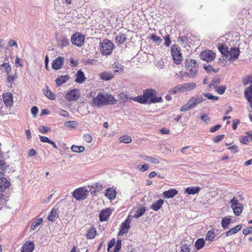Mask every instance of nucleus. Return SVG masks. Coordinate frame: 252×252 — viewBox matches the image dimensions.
<instances>
[{
	"instance_id": "a878e982",
	"label": "nucleus",
	"mask_w": 252,
	"mask_h": 252,
	"mask_svg": "<svg viewBox=\"0 0 252 252\" xmlns=\"http://www.w3.org/2000/svg\"><path fill=\"white\" fill-rule=\"evenodd\" d=\"M85 79L86 78L85 77L84 72L81 70H79L77 71L76 78L75 80V81L78 83H82L85 81Z\"/></svg>"
},
{
	"instance_id": "ea45409f",
	"label": "nucleus",
	"mask_w": 252,
	"mask_h": 252,
	"mask_svg": "<svg viewBox=\"0 0 252 252\" xmlns=\"http://www.w3.org/2000/svg\"><path fill=\"white\" fill-rule=\"evenodd\" d=\"M243 84L246 86L249 84H252L250 87H252V75H250L242 79Z\"/></svg>"
},
{
	"instance_id": "c9c22d12",
	"label": "nucleus",
	"mask_w": 252,
	"mask_h": 252,
	"mask_svg": "<svg viewBox=\"0 0 252 252\" xmlns=\"http://www.w3.org/2000/svg\"><path fill=\"white\" fill-rule=\"evenodd\" d=\"M96 235V230L94 228H91L87 231V237L88 239H92L94 238Z\"/></svg>"
},
{
	"instance_id": "4d7b16f0",
	"label": "nucleus",
	"mask_w": 252,
	"mask_h": 252,
	"mask_svg": "<svg viewBox=\"0 0 252 252\" xmlns=\"http://www.w3.org/2000/svg\"><path fill=\"white\" fill-rule=\"evenodd\" d=\"M201 119L206 124H209L210 121L209 117L206 114L201 117Z\"/></svg>"
},
{
	"instance_id": "473e14b6",
	"label": "nucleus",
	"mask_w": 252,
	"mask_h": 252,
	"mask_svg": "<svg viewBox=\"0 0 252 252\" xmlns=\"http://www.w3.org/2000/svg\"><path fill=\"white\" fill-rule=\"evenodd\" d=\"M64 126L69 128H75L78 126L76 121H66L64 122Z\"/></svg>"
},
{
	"instance_id": "49530a36",
	"label": "nucleus",
	"mask_w": 252,
	"mask_h": 252,
	"mask_svg": "<svg viewBox=\"0 0 252 252\" xmlns=\"http://www.w3.org/2000/svg\"><path fill=\"white\" fill-rule=\"evenodd\" d=\"M226 89V87L225 85H221L217 87L215 89V91L220 94H222L224 93Z\"/></svg>"
},
{
	"instance_id": "20e7f679",
	"label": "nucleus",
	"mask_w": 252,
	"mask_h": 252,
	"mask_svg": "<svg viewBox=\"0 0 252 252\" xmlns=\"http://www.w3.org/2000/svg\"><path fill=\"white\" fill-rule=\"evenodd\" d=\"M100 52L103 55H110L114 49V45L112 41L104 39L99 43Z\"/></svg>"
},
{
	"instance_id": "09e8293b",
	"label": "nucleus",
	"mask_w": 252,
	"mask_h": 252,
	"mask_svg": "<svg viewBox=\"0 0 252 252\" xmlns=\"http://www.w3.org/2000/svg\"><path fill=\"white\" fill-rule=\"evenodd\" d=\"M144 159L147 160L148 162L154 163L155 164H158L159 163L158 159L150 156H146L144 158Z\"/></svg>"
},
{
	"instance_id": "0e129e2a",
	"label": "nucleus",
	"mask_w": 252,
	"mask_h": 252,
	"mask_svg": "<svg viewBox=\"0 0 252 252\" xmlns=\"http://www.w3.org/2000/svg\"><path fill=\"white\" fill-rule=\"evenodd\" d=\"M221 126V125H217L215 126L211 127L210 129V131L211 132H215L217 131L218 129H219Z\"/></svg>"
},
{
	"instance_id": "2f4dec72",
	"label": "nucleus",
	"mask_w": 252,
	"mask_h": 252,
	"mask_svg": "<svg viewBox=\"0 0 252 252\" xmlns=\"http://www.w3.org/2000/svg\"><path fill=\"white\" fill-rule=\"evenodd\" d=\"M126 35L124 33H121L116 37V41L117 43L122 44L126 40Z\"/></svg>"
},
{
	"instance_id": "e433bc0d",
	"label": "nucleus",
	"mask_w": 252,
	"mask_h": 252,
	"mask_svg": "<svg viewBox=\"0 0 252 252\" xmlns=\"http://www.w3.org/2000/svg\"><path fill=\"white\" fill-rule=\"evenodd\" d=\"M219 50L220 52L224 56H227L228 53V47L224 44H221L219 46Z\"/></svg>"
},
{
	"instance_id": "a211bd4d",
	"label": "nucleus",
	"mask_w": 252,
	"mask_h": 252,
	"mask_svg": "<svg viewBox=\"0 0 252 252\" xmlns=\"http://www.w3.org/2000/svg\"><path fill=\"white\" fill-rule=\"evenodd\" d=\"M34 245L33 242H26L21 249V252H32L34 249Z\"/></svg>"
},
{
	"instance_id": "b1692460",
	"label": "nucleus",
	"mask_w": 252,
	"mask_h": 252,
	"mask_svg": "<svg viewBox=\"0 0 252 252\" xmlns=\"http://www.w3.org/2000/svg\"><path fill=\"white\" fill-rule=\"evenodd\" d=\"M164 201L163 199H159L158 201L153 203L150 206L151 209L154 211H157L159 210L162 207Z\"/></svg>"
},
{
	"instance_id": "f8f14e48",
	"label": "nucleus",
	"mask_w": 252,
	"mask_h": 252,
	"mask_svg": "<svg viewBox=\"0 0 252 252\" xmlns=\"http://www.w3.org/2000/svg\"><path fill=\"white\" fill-rule=\"evenodd\" d=\"M216 54L211 50H205L201 53L200 57L207 62H211L215 58Z\"/></svg>"
},
{
	"instance_id": "f03ea898",
	"label": "nucleus",
	"mask_w": 252,
	"mask_h": 252,
	"mask_svg": "<svg viewBox=\"0 0 252 252\" xmlns=\"http://www.w3.org/2000/svg\"><path fill=\"white\" fill-rule=\"evenodd\" d=\"M116 103L117 99L108 93H98L92 100V105L97 107L107 105H113Z\"/></svg>"
},
{
	"instance_id": "f704fd0d",
	"label": "nucleus",
	"mask_w": 252,
	"mask_h": 252,
	"mask_svg": "<svg viewBox=\"0 0 252 252\" xmlns=\"http://www.w3.org/2000/svg\"><path fill=\"white\" fill-rule=\"evenodd\" d=\"M44 94L51 100H54L55 98V94L48 88L43 90Z\"/></svg>"
},
{
	"instance_id": "338daca9",
	"label": "nucleus",
	"mask_w": 252,
	"mask_h": 252,
	"mask_svg": "<svg viewBox=\"0 0 252 252\" xmlns=\"http://www.w3.org/2000/svg\"><path fill=\"white\" fill-rule=\"evenodd\" d=\"M115 239L113 238L109 242V244L108 245V247H107V251H109V249L110 248H112L115 245Z\"/></svg>"
},
{
	"instance_id": "37998d69",
	"label": "nucleus",
	"mask_w": 252,
	"mask_h": 252,
	"mask_svg": "<svg viewBox=\"0 0 252 252\" xmlns=\"http://www.w3.org/2000/svg\"><path fill=\"white\" fill-rule=\"evenodd\" d=\"M43 222L42 218L38 219L36 221L33 222L31 225V228L32 230H35L37 227Z\"/></svg>"
},
{
	"instance_id": "0eeeda50",
	"label": "nucleus",
	"mask_w": 252,
	"mask_h": 252,
	"mask_svg": "<svg viewBox=\"0 0 252 252\" xmlns=\"http://www.w3.org/2000/svg\"><path fill=\"white\" fill-rule=\"evenodd\" d=\"M229 203L233 209V213L236 216H240L242 212L243 206L239 202L237 199L234 197L230 200Z\"/></svg>"
},
{
	"instance_id": "4468645a",
	"label": "nucleus",
	"mask_w": 252,
	"mask_h": 252,
	"mask_svg": "<svg viewBox=\"0 0 252 252\" xmlns=\"http://www.w3.org/2000/svg\"><path fill=\"white\" fill-rule=\"evenodd\" d=\"M112 213V210L109 208L102 210L99 214V220L102 222L107 221Z\"/></svg>"
},
{
	"instance_id": "bb28decb",
	"label": "nucleus",
	"mask_w": 252,
	"mask_h": 252,
	"mask_svg": "<svg viewBox=\"0 0 252 252\" xmlns=\"http://www.w3.org/2000/svg\"><path fill=\"white\" fill-rule=\"evenodd\" d=\"M200 188L198 187H189L186 188L185 192L188 194H195L199 192Z\"/></svg>"
},
{
	"instance_id": "c03bdc74",
	"label": "nucleus",
	"mask_w": 252,
	"mask_h": 252,
	"mask_svg": "<svg viewBox=\"0 0 252 252\" xmlns=\"http://www.w3.org/2000/svg\"><path fill=\"white\" fill-rule=\"evenodd\" d=\"M6 82L10 84V87L12 86V83L14 81L16 78V73L14 75H10V73L7 74Z\"/></svg>"
},
{
	"instance_id": "13d9d810",
	"label": "nucleus",
	"mask_w": 252,
	"mask_h": 252,
	"mask_svg": "<svg viewBox=\"0 0 252 252\" xmlns=\"http://www.w3.org/2000/svg\"><path fill=\"white\" fill-rule=\"evenodd\" d=\"M224 137V134L219 135L216 136L214 138L213 140H214V142L218 143V142H220V141L222 140Z\"/></svg>"
},
{
	"instance_id": "dca6fc26",
	"label": "nucleus",
	"mask_w": 252,
	"mask_h": 252,
	"mask_svg": "<svg viewBox=\"0 0 252 252\" xmlns=\"http://www.w3.org/2000/svg\"><path fill=\"white\" fill-rule=\"evenodd\" d=\"M3 102L6 106H11L13 103V95L11 93L8 92L3 94Z\"/></svg>"
},
{
	"instance_id": "39448f33",
	"label": "nucleus",
	"mask_w": 252,
	"mask_h": 252,
	"mask_svg": "<svg viewBox=\"0 0 252 252\" xmlns=\"http://www.w3.org/2000/svg\"><path fill=\"white\" fill-rule=\"evenodd\" d=\"M171 53L174 63L176 64H181L183 60L181 48L177 45H173L171 47Z\"/></svg>"
},
{
	"instance_id": "aec40b11",
	"label": "nucleus",
	"mask_w": 252,
	"mask_h": 252,
	"mask_svg": "<svg viewBox=\"0 0 252 252\" xmlns=\"http://www.w3.org/2000/svg\"><path fill=\"white\" fill-rule=\"evenodd\" d=\"M184 89L182 84L178 85L168 91V94H175L179 93H183Z\"/></svg>"
},
{
	"instance_id": "6e6d98bb",
	"label": "nucleus",
	"mask_w": 252,
	"mask_h": 252,
	"mask_svg": "<svg viewBox=\"0 0 252 252\" xmlns=\"http://www.w3.org/2000/svg\"><path fill=\"white\" fill-rule=\"evenodd\" d=\"M180 252H189V248L187 244H183L181 245Z\"/></svg>"
},
{
	"instance_id": "2eb2a0df",
	"label": "nucleus",
	"mask_w": 252,
	"mask_h": 252,
	"mask_svg": "<svg viewBox=\"0 0 252 252\" xmlns=\"http://www.w3.org/2000/svg\"><path fill=\"white\" fill-rule=\"evenodd\" d=\"M239 52L238 48H231L230 50L228 51V53L226 56L228 57L229 61L235 60L238 59L239 55Z\"/></svg>"
},
{
	"instance_id": "680f3d73",
	"label": "nucleus",
	"mask_w": 252,
	"mask_h": 252,
	"mask_svg": "<svg viewBox=\"0 0 252 252\" xmlns=\"http://www.w3.org/2000/svg\"><path fill=\"white\" fill-rule=\"evenodd\" d=\"M252 232V227H248L247 228L244 229L243 233L246 235Z\"/></svg>"
},
{
	"instance_id": "bf43d9fd",
	"label": "nucleus",
	"mask_w": 252,
	"mask_h": 252,
	"mask_svg": "<svg viewBox=\"0 0 252 252\" xmlns=\"http://www.w3.org/2000/svg\"><path fill=\"white\" fill-rule=\"evenodd\" d=\"M83 139L88 143H90L92 141V137L89 134H85L83 136Z\"/></svg>"
},
{
	"instance_id": "f257e3e1",
	"label": "nucleus",
	"mask_w": 252,
	"mask_h": 252,
	"mask_svg": "<svg viewBox=\"0 0 252 252\" xmlns=\"http://www.w3.org/2000/svg\"><path fill=\"white\" fill-rule=\"evenodd\" d=\"M157 92L154 89H148L145 90L143 95H138L136 97H129L128 95L125 92L121 93L119 94V98L122 102L133 100L141 104L160 102L162 98L159 96H156Z\"/></svg>"
},
{
	"instance_id": "ddd939ff",
	"label": "nucleus",
	"mask_w": 252,
	"mask_h": 252,
	"mask_svg": "<svg viewBox=\"0 0 252 252\" xmlns=\"http://www.w3.org/2000/svg\"><path fill=\"white\" fill-rule=\"evenodd\" d=\"M64 59L62 57H59L52 63V68L55 70L61 69L63 64Z\"/></svg>"
},
{
	"instance_id": "5701e85b",
	"label": "nucleus",
	"mask_w": 252,
	"mask_h": 252,
	"mask_svg": "<svg viewBox=\"0 0 252 252\" xmlns=\"http://www.w3.org/2000/svg\"><path fill=\"white\" fill-rule=\"evenodd\" d=\"M177 193L178 191L176 189H172L164 191L163 193V196L166 198H172L175 195H177Z\"/></svg>"
},
{
	"instance_id": "7c9ffc66",
	"label": "nucleus",
	"mask_w": 252,
	"mask_h": 252,
	"mask_svg": "<svg viewBox=\"0 0 252 252\" xmlns=\"http://www.w3.org/2000/svg\"><path fill=\"white\" fill-rule=\"evenodd\" d=\"M146 212V209L144 207H140L135 211L133 217L136 219L143 216Z\"/></svg>"
},
{
	"instance_id": "7ed1b4c3",
	"label": "nucleus",
	"mask_w": 252,
	"mask_h": 252,
	"mask_svg": "<svg viewBox=\"0 0 252 252\" xmlns=\"http://www.w3.org/2000/svg\"><path fill=\"white\" fill-rule=\"evenodd\" d=\"M205 100L206 99L204 98L203 95L192 96L185 105L182 107L181 110H188L193 109Z\"/></svg>"
},
{
	"instance_id": "a18cd8bd",
	"label": "nucleus",
	"mask_w": 252,
	"mask_h": 252,
	"mask_svg": "<svg viewBox=\"0 0 252 252\" xmlns=\"http://www.w3.org/2000/svg\"><path fill=\"white\" fill-rule=\"evenodd\" d=\"M205 244V241L203 239H198L197 240L195 243V247L198 250L200 249L203 247Z\"/></svg>"
},
{
	"instance_id": "8fccbe9b",
	"label": "nucleus",
	"mask_w": 252,
	"mask_h": 252,
	"mask_svg": "<svg viewBox=\"0 0 252 252\" xmlns=\"http://www.w3.org/2000/svg\"><path fill=\"white\" fill-rule=\"evenodd\" d=\"M150 38L158 44H160L162 41V39L159 36L154 34H151Z\"/></svg>"
},
{
	"instance_id": "58836bf2",
	"label": "nucleus",
	"mask_w": 252,
	"mask_h": 252,
	"mask_svg": "<svg viewBox=\"0 0 252 252\" xmlns=\"http://www.w3.org/2000/svg\"><path fill=\"white\" fill-rule=\"evenodd\" d=\"M8 165L6 163L1 159H0V175L3 174L6 171Z\"/></svg>"
},
{
	"instance_id": "9d476101",
	"label": "nucleus",
	"mask_w": 252,
	"mask_h": 252,
	"mask_svg": "<svg viewBox=\"0 0 252 252\" xmlns=\"http://www.w3.org/2000/svg\"><path fill=\"white\" fill-rule=\"evenodd\" d=\"M65 97L69 101L77 100L80 97V93L78 90L72 89L65 94Z\"/></svg>"
},
{
	"instance_id": "423d86ee",
	"label": "nucleus",
	"mask_w": 252,
	"mask_h": 252,
	"mask_svg": "<svg viewBox=\"0 0 252 252\" xmlns=\"http://www.w3.org/2000/svg\"><path fill=\"white\" fill-rule=\"evenodd\" d=\"M186 68L190 76H194L197 72L198 65L196 61L193 59H187Z\"/></svg>"
},
{
	"instance_id": "4c0bfd02",
	"label": "nucleus",
	"mask_w": 252,
	"mask_h": 252,
	"mask_svg": "<svg viewBox=\"0 0 252 252\" xmlns=\"http://www.w3.org/2000/svg\"><path fill=\"white\" fill-rule=\"evenodd\" d=\"M216 237L215 230H211L207 232L206 239L208 240L213 241Z\"/></svg>"
},
{
	"instance_id": "c85d7f7f",
	"label": "nucleus",
	"mask_w": 252,
	"mask_h": 252,
	"mask_svg": "<svg viewBox=\"0 0 252 252\" xmlns=\"http://www.w3.org/2000/svg\"><path fill=\"white\" fill-rule=\"evenodd\" d=\"M221 81V79L219 77H214L211 81L210 84L209 85V87L211 88V87H214L216 89L217 87L219 86V85L220 84Z\"/></svg>"
},
{
	"instance_id": "6e6552de",
	"label": "nucleus",
	"mask_w": 252,
	"mask_h": 252,
	"mask_svg": "<svg viewBox=\"0 0 252 252\" xmlns=\"http://www.w3.org/2000/svg\"><path fill=\"white\" fill-rule=\"evenodd\" d=\"M85 39L84 35L79 32H75L71 36V41L73 45L81 47L84 44Z\"/></svg>"
},
{
	"instance_id": "6ab92c4d",
	"label": "nucleus",
	"mask_w": 252,
	"mask_h": 252,
	"mask_svg": "<svg viewBox=\"0 0 252 252\" xmlns=\"http://www.w3.org/2000/svg\"><path fill=\"white\" fill-rule=\"evenodd\" d=\"M184 92H189L196 88V84L194 82L185 83L182 84Z\"/></svg>"
},
{
	"instance_id": "cd10ccee",
	"label": "nucleus",
	"mask_w": 252,
	"mask_h": 252,
	"mask_svg": "<svg viewBox=\"0 0 252 252\" xmlns=\"http://www.w3.org/2000/svg\"><path fill=\"white\" fill-rule=\"evenodd\" d=\"M116 195V192L114 189L109 188L106 190L105 195L109 199H113L115 198Z\"/></svg>"
},
{
	"instance_id": "f3484780",
	"label": "nucleus",
	"mask_w": 252,
	"mask_h": 252,
	"mask_svg": "<svg viewBox=\"0 0 252 252\" xmlns=\"http://www.w3.org/2000/svg\"><path fill=\"white\" fill-rule=\"evenodd\" d=\"M244 96L252 109V87H248L246 88L244 91Z\"/></svg>"
},
{
	"instance_id": "5fc2aeb1",
	"label": "nucleus",
	"mask_w": 252,
	"mask_h": 252,
	"mask_svg": "<svg viewBox=\"0 0 252 252\" xmlns=\"http://www.w3.org/2000/svg\"><path fill=\"white\" fill-rule=\"evenodd\" d=\"M164 39L165 40L164 45L166 47L169 46V45H170V43H171L169 35H168V34L166 35L164 37Z\"/></svg>"
},
{
	"instance_id": "1a4fd4ad",
	"label": "nucleus",
	"mask_w": 252,
	"mask_h": 252,
	"mask_svg": "<svg viewBox=\"0 0 252 252\" xmlns=\"http://www.w3.org/2000/svg\"><path fill=\"white\" fill-rule=\"evenodd\" d=\"M88 193L87 189L85 188H80L73 191V196L77 200H82L86 198Z\"/></svg>"
},
{
	"instance_id": "864d4df0",
	"label": "nucleus",
	"mask_w": 252,
	"mask_h": 252,
	"mask_svg": "<svg viewBox=\"0 0 252 252\" xmlns=\"http://www.w3.org/2000/svg\"><path fill=\"white\" fill-rule=\"evenodd\" d=\"M38 129L40 132L43 133H45L50 130L49 127L43 126H40L38 128Z\"/></svg>"
},
{
	"instance_id": "774afa93",
	"label": "nucleus",
	"mask_w": 252,
	"mask_h": 252,
	"mask_svg": "<svg viewBox=\"0 0 252 252\" xmlns=\"http://www.w3.org/2000/svg\"><path fill=\"white\" fill-rule=\"evenodd\" d=\"M149 168V165L148 164H145L142 165H141L140 168L139 169V170L143 172L147 170Z\"/></svg>"
},
{
	"instance_id": "4be33fe9",
	"label": "nucleus",
	"mask_w": 252,
	"mask_h": 252,
	"mask_svg": "<svg viewBox=\"0 0 252 252\" xmlns=\"http://www.w3.org/2000/svg\"><path fill=\"white\" fill-rule=\"evenodd\" d=\"M10 186V182L6 178L2 177L0 178V191H3L5 190Z\"/></svg>"
},
{
	"instance_id": "72a5a7b5",
	"label": "nucleus",
	"mask_w": 252,
	"mask_h": 252,
	"mask_svg": "<svg viewBox=\"0 0 252 252\" xmlns=\"http://www.w3.org/2000/svg\"><path fill=\"white\" fill-rule=\"evenodd\" d=\"M58 217L57 213V210L53 208L48 216V220L50 221H53Z\"/></svg>"
},
{
	"instance_id": "e2e57ef3",
	"label": "nucleus",
	"mask_w": 252,
	"mask_h": 252,
	"mask_svg": "<svg viewBox=\"0 0 252 252\" xmlns=\"http://www.w3.org/2000/svg\"><path fill=\"white\" fill-rule=\"evenodd\" d=\"M39 139L42 142L49 143L50 140L47 137L39 135Z\"/></svg>"
},
{
	"instance_id": "9b49d317",
	"label": "nucleus",
	"mask_w": 252,
	"mask_h": 252,
	"mask_svg": "<svg viewBox=\"0 0 252 252\" xmlns=\"http://www.w3.org/2000/svg\"><path fill=\"white\" fill-rule=\"evenodd\" d=\"M131 220L129 218L126 219L124 222L121 224L119 232L118 234V236H122L124 234L127 233L129 229L130 228V223Z\"/></svg>"
},
{
	"instance_id": "393cba45",
	"label": "nucleus",
	"mask_w": 252,
	"mask_h": 252,
	"mask_svg": "<svg viewBox=\"0 0 252 252\" xmlns=\"http://www.w3.org/2000/svg\"><path fill=\"white\" fill-rule=\"evenodd\" d=\"M70 77L67 75H61L56 80V83L58 86H61L63 83L69 80Z\"/></svg>"
},
{
	"instance_id": "79ce46f5",
	"label": "nucleus",
	"mask_w": 252,
	"mask_h": 252,
	"mask_svg": "<svg viewBox=\"0 0 252 252\" xmlns=\"http://www.w3.org/2000/svg\"><path fill=\"white\" fill-rule=\"evenodd\" d=\"M71 150L73 152L81 153L84 151L85 148L82 146L72 145L71 147Z\"/></svg>"
},
{
	"instance_id": "c756f323",
	"label": "nucleus",
	"mask_w": 252,
	"mask_h": 252,
	"mask_svg": "<svg viewBox=\"0 0 252 252\" xmlns=\"http://www.w3.org/2000/svg\"><path fill=\"white\" fill-rule=\"evenodd\" d=\"M241 228H242L241 225L239 224V225H236L234 227L230 229L229 230H228L226 232V236H230L236 233L237 232H238L239 231H240L241 230Z\"/></svg>"
},
{
	"instance_id": "052dcab7",
	"label": "nucleus",
	"mask_w": 252,
	"mask_h": 252,
	"mask_svg": "<svg viewBox=\"0 0 252 252\" xmlns=\"http://www.w3.org/2000/svg\"><path fill=\"white\" fill-rule=\"evenodd\" d=\"M227 149L230 150L233 153H236L238 152V147L236 145H233L232 146L229 147Z\"/></svg>"
},
{
	"instance_id": "603ef678",
	"label": "nucleus",
	"mask_w": 252,
	"mask_h": 252,
	"mask_svg": "<svg viewBox=\"0 0 252 252\" xmlns=\"http://www.w3.org/2000/svg\"><path fill=\"white\" fill-rule=\"evenodd\" d=\"M205 97L209 99L216 100L219 99V97L217 96H214L211 94L207 93L206 94H203V95Z\"/></svg>"
},
{
	"instance_id": "69168bd1",
	"label": "nucleus",
	"mask_w": 252,
	"mask_h": 252,
	"mask_svg": "<svg viewBox=\"0 0 252 252\" xmlns=\"http://www.w3.org/2000/svg\"><path fill=\"white\" fill-rule=\"evenodd\" d=\"M61 45L62 46H66L69 44L68 40L67 38L63 37L61 40Z\"/></svg>"
},
{
	"instance_id": "a19ab883",
	"label": "nucleus",
	"mask_w": 252,
	"mask_h": 252,
	"mask_svg": "<svg viewBox=\"0 0 252 252\" xmlns=\"http://www.w3.org/2000/svg\"><path fill=\"white\" fill-rule=\"evenodd\" d=\"M231 219L229 218H224L221 221V226L223 229L228 228V224L231 222Z\"/></svg>"
},
{
	"instance_id": "de8ad7c7",
	"label": "nucleus",
	"mask_w": 252,
	"mask_h": 252,
	"mask_svg": "<svg viewBox=\"0 0 252 252\" xmlns=\"http://www.w3.org/2000/svg\"><path fill=\"white\" fill-rule=\"evenodd\" d=\"M120 140L121 142L128 144L131 142L132 139L128 135H124L120 138Z\"/></svg>"
},
{
	"instance_id": "412c9836",
	"label": "nucleus",
	"mask_w": 252,
	"mask_h": 252,
	"mask_svg": "<svg viewBox=\"0 0 252 252\" xmlns=\"http://www.w3.org/2000/svg\"><path fill=\"white\" fill-rule=\"evenodd\" d=\"M100 78L105 81H109L114 78V75L107 71H103L99 75Z\"/></svg>"
},
{
	"instance_id": "3c124183",
	"label": "nucleus",
	"mask_w": 252,
	"mask_h": 252,
	"mask_svg": "<svg viewBox=\"0 0 252 252\" xmlns=\"http://www.w3.org/2000/svg\"><path fill=\"white\" fill-rule=\"evenodd\" d=\"M122 247V241L121 239H118L116 242V245L115 246L114 251L113 252H119Z\"/></svg>"
}]
</instances>
